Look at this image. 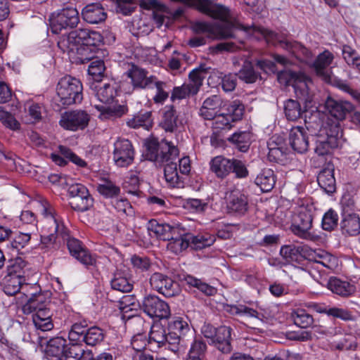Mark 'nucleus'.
<instances>
[{"mask_svg": "<svg viewBox=\"0 0 360 360\" xmlns=\"http://www.w3.org/2000/svg\"><path fill=\"white\" fill-rule=\"evenodd\" d=\"M145 157L157 165L164 166L165 180L170 187H184L183 178L179 174L176 160L179 150L172 142L165 140L159 141L157 138L150 137L145 142Z\"/></svg>", "mask_w": 360, "mask_h": 360, "instance_id": "1", "label": "nucleus"}, {"mask_svg": "<svg viewBox=\"0 0 360 360\" xmlns=\"http://www.w3.org/2000/svg\"><path fill=\"white\" fill-rule=\"evenodd\" d=\"M102 41L103 37L98 32L82 28L63 35L58 46L73 62L84 64L95 60L92 47L98 46Z\"/></svg>", "mask_w": 360, "mask_h": 360, "instance_id": "2", "label": "nucleus"}, {"mask_svg": "<svg viewBox=\"0 0 360 360\" xmlns=\"http://www.w3.org/2000/svg\"><path fill=\"white\" fill-rule=\"evenodd\" d=\"M82 89V84L78 79L71 76L63 77L58 83L55 102L60 107L79 103L83 99Z\"/></svg>", "mask_w": 360, "mask_h": 360, "instance_id": "3", "label": "nucleus"}, {"mask_svg": "<svg viewBox=\"0 0 360 360\" xmlns=\"http://www.w3.org/2000/svg\"><path fill=\"white\" fill-rule=\"evenodd\" d=\"M314 212L311 207L302 206L292 217L291 231L303 239H311Z\"/></svg>", "mask_w": 360, "mask_h": 360, "instance_id": "4", "label": "nucleus"}, {"mask_svg": "<svg viewBox=\"0 0 360 360\" xmlns=\"http://www.w3.org/2000/svg\"><path fill=\"white\" fill-rule=\"evenodd\" d=\"M68 193L70 197L69 204L72 210L84 212L93 207L94 199L85 186L81 184H72L68 189Z\"/></svg>", "mask_w": 360, "mask_h": 360, "instance_id": "5", "label": "nucleus"}, {"mask_svg": "<svg viewBox=\"0 0 360 360\" xmlns=\"http://www.w3.org/2000/svg\"><path fill=\"white\" fill-rule=\"evenodd\" d=\"M79 22L77 10L72 6H67L60 10L56 15L53 14L50 26L51 32L59 34L63 30L75 27Z\"/></svg>", "mask_w": 360, "mask_h": 360, "instance_id": "6", "label": "nucleus"}, {"mask_svg": "<svg viewBox=\"0 0 360 360\" xmlns=\"http://www.w3.org/2000/svg\"><path fill=\"white\" fill-rule=\"evenodd\" d=\"M282 76L287 78L288 84L293 86L297 98L305 103L311 101L308 87V82H311V80L306 75L300 72L288 71L279 73L278 78L281 79Z\"/></svg>", "mask_w": 360, "mask_h": 360, "instance_id": "7", "label": "nucleus"}, {"mask_svg": "<svg viewBox=\"0 0 360 360\" xmlns=\"http://www.w3.org/2000/svg\"><path fill=\"white\" fill-rule=\"evenodd\" d=\"M60 236L63 240L66 241V245L70 255L80 263L86 267L94 266L96 264V258L83 245L82 243L79 240L70 236V231L68 228L67 236Z\"/></svg>", "mask_w": 360, "mask_h": 360, "instance_id": "8", "label": "nucleus"}, {"mask_svg": "<svg viewBox=\"0 0 360 360\" xmlns=\"http://www.w3.org/2000/svg\"><path fill=\"white\" fill-rule=\"evenodd\" d=\"M141 308L150 318L164 319L170 316V308L168 304L156 295H149L144 297Z\"/></svg>", "mask_w": 360, "mask_h": 360, "instance_id": "9", "label": "nucleus"}, {"mask_svg": "<svg viewBox=\"0 0 360 360\" xmlns=\"http://www.w3.org/2000/svg\"><path fill=\"white\" fill-rule=\"evenodd\" d=\"M150 283L153 289L161 293L166 297L177 296L181 292L178 283L163 274L154 273L150 278Z\"/></svg>", "mask_w": 360, "mask_h": 360, "instance_id": "10", "label": "nucleus"}, {"mask_svg": "<svg viewBox=\"0 0 360 360\" xmlns=\"http://www.w3.org/2000/svg\"><path fill=\"white\" fill-rule=\"evenodd\" d=\"M134 154V148L129 140L118 139L114 143L112 158L117 167H126L132 164Z\"/></svg>", "mask_w": 360, "mask_h": 360, "instance_id": "11", "label": "nucleus"}, {"mask_svg": "<svg viewBox=\"0 0 360 360\" xmlns=\"http://www.w3.org/2000/svg\"><path fill=\"white\" fill-rule=\"evenodd\" d=\"M89 120L90 115L86 111L71 110L61 115L59 124L65 129L75 131L85 129Z\"/></svg>", "mask_w": 360, "mask_h": 360, "instance_id": "12", "label": "nucleus"}, {"mask_svg": "<svg viewBox=\"0 0 360 360\" xmlns=\"http://www.w3.org/2000/svg\"><path fill=\"white\" fill-rule=\"evenodd\" d=\"M49 301L45 295H39L36 301H30L22 306V311L25 314H33L32 318H52L53 313L48 307Z\"/></svg>", "mask_w": 360, "mask_h": 360, "instance_id": "13", "label": "nucleus"}, {"mask_svg": "<svg viewBox=\"0 0 360 360\" xmlns=\"http://www.w3.org/2000/svg\"><path fill=\"white\" fill-rule=\"evenodd\" d=\"M229 213L238 217L244 216L249 210V200L248 195L236 191L232 192L226 203Z\"/></svg>", "mask_w": 360, "mask_h": 360, "instance_id": "14", "label": "nucleus"}, {"mask_svg": "<svg viewBox=\"0 0 360 360\" xmlns=\"http://www.w3.org/2000/svg\"><path fill=\"white\" fill-rule=\"evenodd\" d=\"M41 214L46 218V223L60 235L67 236V227L62 218L56 214L54 207L46 200L41 202Z\"/></svg>", "mask_w": 360, "mask_h": 360, "instance_id": "15", "label": "nucleus"}, {"mask_svg": "<svg viewBox=\"0 0 360 360\" xmlns=\"http://www.w3.org/2000/svg\"><path fill=\"white\" fill-rule=\"evenodd\" d=\"M183 122L173 105H167L162 110L160 126L166 131L174 132Z\"/></svg>", "mask_w": 360, "mask_h": 360, "instance_id": "16", "label": "nucleus"}, {"mask_svg": "<svg viewBox=\"0 0 360 360\" xmlns=\"http://www.w3.org/2000/svg\"><path fill=\"white\" fill-rule=\"evenodd\" d=\"M334 59L333 54L328 50L319 53L315 60L313 59L310 68L314 69L316 74L325 80L330 79V70L329 66Z\"/></svg>", "mask_w": 360, "mask_h": 360, "instance_id": "17", "label": "nucleus"}, {"mask_svg": "<svg viewBox=\"0 0 360 360\" xmlns=\"http://www.w3.org/2000/svg\"><path fill=\"white\" fill-rule=\"evenodd\" d=\"M339 140L337 135L326 134L323 136L319 134L315 140L314 152L319 156H325L330 154L332 151L338 147Z\"/></svg>", "mask_w": 360, "mask_h": 360, "instance_id": "18", "label": "nucleus"}, {"mask_svg": "<svg viewBox=\"0 0 360 360\" xmlns=\"http://www.w3.org/2000/svg\"><path fill=\"white\" fill-rule=\"evenodd\" d=\"M289 143L298 153H304L309 148V138L302 127L292 128L289 134Z\"/></svg>", "mask_w": 360, "mask_h": 360, "instance_id": "19", "label": "nucleus"}, {"mask_svg": "<svg viewBox=\"0 0 360 360\" xmlns=\"http://www.w3.org/2000/svg\"><path fill=\"white\" fill-rule=\"evenodd\" d=\"M325 105L330 115L340 120H344L354 108L350 102L337 101L330 97L326 101Z\"/></svg>", "mask_w": 360, "mask_h": 360, "instance_id": "20", "label": "nucleus"}, {"mask_svg": "<svg viewBox=\"0 0 360 360\" xmlns=\"http://www.w3.org/2000/svg\"><path fill=\"white\" fill-rule=\"evenodd\" d=\"M148 231L153 232L155 236L162 240H168L172 238L173 235L179 234V229L177 226H172L168 224H160L155 219H151L148 223Z\"/></svg>", "mask_w": 360, "mask_h": 360, "instance_id": "21", "label": "nucleus"}, {"mask_svg": "<svg viewBox=\"0 0 360 360\" xmlns=\"http://www.w3.org/2000/svg\"><path fill=\"white\" fill-rule=\"evenodd\" d=\"M148 72L136 66H133L127 72V76L131 80V84L134 89H148L151 87V84L155 76H147Z\"/></svg>", "mask_w": 360, "mask_h": 360, "instance_id": "22", "label": "nucleus"}, {"mask_svg": "<svg viewBox=\"0 0 360 360\" xmlns=\"http://www.w3.org/2000/svg\"><path fill=\"white\" fill-rule=\"evenodd\" d=\"M91 350L85 349L82 344L70 342L60 360H91Z\"/></svg>", "mask_w": 360, "mask_h": 360, "instance_id": "23", "label": "nucleus"}, {"mask_svg": "<svg viewBox=\"0 0 360 360\" xmlns=\"http://www.w3.org/2000/svg\"><path fill=\"white\" fill-rule=\"evenodd\" d=\"M340 227L344 234L356 236L360 233V218L354 212H349L343 209Z\"/></svg>", "mask_w": 360, "mask_h": 360, "instance_id": "24", "label": "nucleus"}, {"mask_svg": "<svg viewBox=\"0 0 360 360\" xmlns=\"http://www.w3.org/2000/svg\"><path fill=\"white\" fill-rule=\"evenodd\" d=\"M231 331V327L221 326L218 328V331L212 341L214 347L222 353L227 354L232 350Z\"/></svg>", "mask_w": 360, "mask_h": 360, "instance_id": "25", "label": "nucleus"}, {"mask_svg": "<svg viewBox=\"0 0 360 360\" xmlns=\"http://www.w3.org/2000/svg\"><path fill=\"white\" fill-rule=\"evenodd\" d=\"M34 236H37V233L34 231H12L10 242L7 243L6 248L8 250L18 252L20 250L30 245L31 240Z\"/></svg>", "mask_w": 360, "mask_h": 360, "instance_id": "26", "label": "nucleus"}, {"mask_svg": "<svg viewBox=\"0 0 360 360\" xmlns=\"http://www.w3.org/2000/svg\"><path fill=\"white\" fill-rule=\"evenodd\" d=\"M222 105L220 96L213 95L207 98L200 108L199 115L205 120H211L219 111Z\"/></svg>", "mask_w": 360, "mask_h": 360, "instance_id": "27", "label": "nucleus"}, {"mask_svg": "<svg viewBox=\"0 0 360 360\" xmlns=\"http://www.w3.org/2000/svg\"><path fill=\"white\" fill-rule=\"evenodd\" d=\"M319 186L327 193H333L335 191L336 184L334 177V167L328 164L326 167L322 169L317 176Z\"/></svg>", "mask_w": 360, "mask_h": 360, "instance_id": "28", "label": "nucleus"}, {"mask_svg": "<svg viewBox=\"0 0 360 360\" xmlns=\"http://www.w3.org/2000/svg\"><path fill=\"white\" fill-rule=\"evenodd\" d=\"M168 330L179 336L192 341L193 338V330L188 324L187 318L176 317L168 324Z\"/></svg>", "mask_w": 360, "mask_h": 360, "instance_id": "29", "label": "nucleus"}, {"mask_svg": "<svg viewBox=\"0 0 360 360\" xmlns=\"http://www.w3.org/2000/svg\"><path fill=\"white\" fill-rule=\"evenodd\" d=\"M229 307V311L233 315L255 318L262 322H265L269 316L266 311L261 308L258 311L245 304L230 305Z\"/></svg>", "mask_w": 360, "mask_h": 360, "instance_id": "30", "label": "nucleus"}, {"mask_svg": "<svg viewBox=\"0 0 360 360\" xmlns=\"http://www.w3.org/2000/svg\"><path fill=\"white\" fill-rule=\"evenodd\" d=\"M82 16L85 21L90 24H98L104 21L106 13L100 4H91L86 6L82 10Z\"/></svg>", "mask_w": 360, "mask_h": 360, "instance_id": "31", "label": "nucleus"}, {"mask_svg": "<svg viewBox=\"0 0 360 360\" xmlns=\"http://www.w3.org/2000/svg\"><path fill=\"white\" fill-rule=\"evenodd\" d=\"M284 49L293 54L300 61L310 66L313 60L312 52L297 41L286 42Z\"/></svg>", "mask_w": 360, "mask_h": 360, "instance_id": "32", "label": "nucleus"}, {"mask_svg": "<svg viewBox=\"0 0 360 360\" xmlns=\"http://www.w3.org/2000/svg\"><path fill=\"white\" fill-rule=\"evenodd\" d=\"M179 278L181 281H184L189 287L196 288L207 296L214 295L217 292L216 288L191 275L184 274L180 275Z\"/></svg>", "mask_w": 360, "mask_h": 360, "instance_id": "33", "label": "nucleus"}, {"mask_svg": "<svg viewBox=\"0 0 360 360\" xmlns=\"http://www.w3.org/2000/svg\"><path fill=\"white\" fill-rule=\"evenodd\" d=\"M231 159L223 156H216L210 162L212 172L219 179L226 178L231 172Z\"/></svg>", "mask_w": 360, "mask_h": 360, "instance_id": "34", "label": "nucleus"}, {"mask_svg": "<svg viewBox=\"0 0 360 360\" xmlns=\"http://www.w3.org/2000/svg\"><path fill=\"white\" fill-rule=\"evenodd\" d=\"M327 288L333 293L341 297H348L355 292L356 288L347 281L336 277H331L328 281Z\"/></svg>", "mask_w": 360, "mask_h": 360, "instance_id": "35", "label": "nucleus"}, {"mask_svg": "<svg viewBox=\"0 0 360 360\" xmlns=\"http://www.w3.org/2000/svg\"><path fill=\"white\" fill-rule=\"evenodd\" d=\"M166 338L167 341L164 347L175 354L184 353L191 342L188 339L182 337L181 338L169 330L166 333Z\"/></svg>", "mask_w": 360, "mask_h": 360, "instance_id": "36", "label": "nucleus"}, {"mask_svg": "<svg viewBox=\"0 0 360 360\" xmlns=\"http://www.w3.org/2000/svg\"><path fill=\"white\" fill-rule=\"evenodd\" d=\"M25 281L24 276L5 275L1 281L3 290L7 295H15L20 292Z\"/></svg>", "mask_w": 360, "mask_h": 360, "instance_id": "37", "label": "nucleus"}, {"mask_svg": "<svg viewBox=\"0 0 360 360\" xmlns=\"http://www.w3.org/2000/svg\"><path fill=\"white\" fill-rule=\"evenodd\" d=\"M95 96L103 103H110L117 96L115 83H105L94 86Z\"/></svg>", "mask_w": 360, "mask_h": 360, "instance_id": "38", "label": "nucleus"}, {"mask_svg": "<svg viewBox=\"0 0 360 360\" xmlns=\"http://www.w3.org/2000/svg\"><path fill=\"white\" fill-rule=\"evenodd\" d=\"M127 125L133 129L143 127L149 129L153 125L152 112L147 110H141L127 119Z\"/></svg>", "mask_w": 360, "mask_h": 360, "instance_id": "39", "label": "nucleus"}, {"mask_svg": "<svg viewBox=\"0 0 360 360\" xmlns=\"http://www.w3.org/2000/svg\"><path fill=\"white\" fill-rule=\"evenodd\" d=\"M255 182L263 192L271 191L276 184L274 172L269 168L262 169L255 178Z\"/></svg>", "mask_w": 360, "mask_h": 360, "instance_id": "40", "label": "nucleus"}, {"mask_svg": "<svg viewBox=\"0 0 360 360\" xmlns=\"http://www.w3.org/2000/svg\"><path fill=\"white\" fill-rule=\"evenodd\" d=\"M67 345V341L62 337H55L50 339L47 343L45 349V352L47 356L57 358L58 360L61 359L64 350Z\"/></svg>", "mask_w": 360, "mask_h": 360, "instance_id": "41", "label": "nucleus"}, {"mask_svg": "<svg viewBox=\"0 0 360 360\" xmlns=\"http://www.w3.org/2000/svg\"><path fill=\"white\" fill-rule=\"evenodd\" d=\"M251 139L252 134L247 131L235 132L228 138V141L243 153L248 150L251 144Z\"/></svg>", "mask_w": 360, "mask_h": 360, "instance_id": "42", "label": "nucleus"}, {"mask_svg": "<svg viewBox=\"0 0 360 360\" xmlns=\"http://www.w3.org/2000/svg\"><path fill=\"white\" fill-rule=\"evenodd\" d=\"M291 318L294 323L301 328H307L313 326L314 319L306 309L297 308L292 310Z\"/></svg>", "mask_w": 360, "mask_h": 360, "instance_id": "43", "label": "nucleus"}, {"mask_svg": "<svg viewBox=\"0 0 360 360\" xmlns=\"http://www.w3.org/2000/svg\"><path fill=\"white\" fill-rule=\"evenodd\" d=\"M101 112L100 117L102 120H114L122 117L128 112V108L125 105H115L112 106L97 107Z\"/></svg>", "mask_w": 360, "mask_h": 360, "instance_id": "44", "label": "nucleus"}, {"mask_svg": "<svg viewBox=\"0 0 360 360\" xmlns=\"http://www.w3.org/2000/svg\"><path fill=\"white\" fill-rule=\"evenodd\" d=\"M110 285L112 290L122 292H129L133 289V283L123 272L119 270L115 272L113 278L110 281Z\"/></svg>", "mask_w": 360, "mask_h": 360, "instance_id": "45", "label": "nucleus"}, {"mask_svg": "<svg viewBox=\"0 0 360 360\" xmlns=\"http://www.w3.org/2000/svg\"><path fill=\"white\" fill-rule=\"evenodd\" d=\"M207 72L205 65L201 64L199 67L193 69L188 75L189 82L186 83L191 89H194L196 94L198 93L202 85L203 79Z\"/></svg>", "mask_w": 360, "mask_h": 360, "instance_id": "46", "label": "nucleus"}, {"mask_svg": "<svg viewBox=\"0 0 360 360\" xmlns=\"http://www.w3.org/2000/svg\"><path fill=\"white\" fill-rule=\"evenodd\" d=\"M273 137L268 143L269 153L268 158L270 161L283 163L287 160L288 149L278 144Z\"/></svg>", "mask_w": 360, "mask_h": 360, "instance_id": "47", "label": "nucleus"}, {"mask_svg": "<svg viewBox=\"0 0 360 360\" xmlns=\"http://www.w3.org/2000/svg\"><path fill=\"white\" fill-rule=\"evenodd\" d=\"M226 111L224 114L229 117L233 122L242 120L245 112V106L239 100H235L226 103L223 106Z\"/></svg>", "mask_w": 360, "mask_h": 360, "instance_id": "48", "label": "nucleus"}, {"mask_svg": "<svg viewBox=\"0 0 360 360\" xmlns=\"http://www.w3.org/2000/svg\"><path fill=\"white\" fill-rule=\"evenodd\" d=\"M173 235L172 238L168 240L167 249L178 254L186 250L190 245L189 233Z\"/></svg>", "mask_w": 360, "mask_h": 360, "instance_id": "49", "label": "nucleus"}, {"mask_svg": "<svg viewBox=\"0 0 360 360\" xmlns=\"http://www.w3.org/2000/svg\"><path fill=\"white\" fill-rule=\"evenodd\" d=\"M167 330L161 325H155L151 328L148 336V345H155L158 348L165 346Z\"/></svg>", "mask_w": 360, "mask_h": 360, "instance_id": "50", "label": "nucleus"}, {"mask_svg": "<svg viewBox=\"0 0 360 360\" xmlns=\"http://www.w3.org/2000/svg\"><path fill=\"white\" fill-rule=\"evenodd\" d=\"M189 345L191 348L187 360H202L207 350L206 343L200 338L195 339L193 335V340Z\"/></svg>", "mask_w": 360, "mask_h": 360, "instance_id": "51", "label": "nucleus"}, {"mask_svg": "<svg viewBox=\"0 0 360 360\" xmlns=\"http://www.w3.org/2000/svg\"><path fill=\"white\" fill-rule=\"evenodd\" d=\"M104 330L98 326L88 328L83 342L89 346H96L100 345L105 339Z\"/></svg>", "mask_w": 360, "mask_h": 360, "instance_id": "52", "label": "nucleus"}, {"mask_svg": "<svg viewBox=\"0 0 360 360\" xmlns=\"http://www.w3.org/2000/svg\"><path fill=\"white\" fill-rule=\"evenodd\" d=\"M155 88L156 93L153 97V101L155 104L162 105L169 98V92L167 91V83L158 80L155 77L151 84L150 89Z\"/></svg>", "mask_w": 360, "mask_h": 360, "instance_id": "53", "label": "nucleus"}, {"mask_svg": "<svg viewBox=\"0 0 360 360\" xmlns=\"http://www.w3.org/2000/svg\"><path fill=\"white\" fill-rule=\"evenodd\" d=\"M188 238L191 240L190 244H192L193 248L197 250L212 245L216 240L215 236L209 233H200L197 236L189 233Z\"/></svg>", "mask_w": 360, "mask_h": 360, "instance_id": "54", "label": "nucleus"}, {"mask_svg": "<svg viewBox=\"0 0 360 360\" xmlns=\"http://www.w3.org/2000/svg\"><path fill=\"white\" fill-rule=\"evenodd\" d=\"M88 326L86 321L77 322L72 324L68 333V338L70 342L83 343V339L86 335Z\"/></svg>", "mask_w": 360, "mask_h": 360, "instance_id": "55", "label": "nucleus"}, {"mask_svg": "<svg viewBox=\"0 0 360 360\" xmlns=\"http://www.w3.org/2000/svg\"><path fill=\"white\" fill-rule=\"evenodd\" d=\"M237 75L240 79L248 84L255 82L259 77V74L255 70L252 63L250 61L244 62Z\"/></svg>", "mask_w": 360, "mask_h": 360, "instance_id": "56", "label": "nucleus"}, {"mask_svg": "<svg viewBox=\"0 0 360 360\" xmlns=\"http://www.w3.org/2000/svg\"><path fill=\"white\" fill-rule=\"evenodd\" d=\"M284 112L287 119L292 121L300 118L304 112L300 103L292 99H289L285 102Z\"/></svg>", "mask_w": 360, "mask_h": 360, "instance_id": "57", "label": "nucleus"}, {"mask_svg": "<svg viewBox=\"0 0 360 360\" xmlns=\"http://www.w3.org/2000/svg\"><path fill=\"white\" fill-rule=\"evenodd\" d=\"M212 120V128L213 134L217 135L221 130H229L233 127V123L224 113L217 115Z\"/></svg>", "mask_w": 360, "mask_h": 360, "instance_id": "58", "label": "nucleus"}, {"mask_svg": "<svg viewBox=\"0 0 360 360\" xmlns=\"http://www.w3.org/2000/svg\"><path fill=\"white\" fill-rule=\"evenodd\" d=\"M196 94L194 89H191L186 83H184L181 86H174L173 88L170 99L172 102H174L176 100L185 99Z\"/></svg>", "mask_w": 360, "mask_h": 360, "instance_id": "59", "label": "nucleus"}, {"mask_svg": "<svg viewBox=\"0 0 360 360\" xmlns=\"http://www.w3.org/2000/svg\"><path fill=\"white\" fill-rule=\"evenodd\" d=\"M139 185L140 180L139 176L131 172L125 178L123 183V188L127 193L134 195H139L141 193Z\"/></svg>", "mask_w": 360, "mask_h": 360, "instance_id": "60", "label": "nucleus"}, {"mask_svg": "<svg viewBox=\"0 0 360 360\" xmlns=\"http://www.w3.org/2000/svg\"><path fill=\"white\" fill-rule=\"evenodd\" d=\"M40 291L39 285L36 284L30 285L23 282L19 293L26 297L25 303H29L31 300L36 301L39 295H44Z\"/></svg>", "mask_w": 360, "mask_h": 360, "instance_id": "61", "label": "nucleus"}, {"mask_svg": "<svg viewBox=\"0 0 360 360\" xmlns=\"http://www.w3.org/2000/svg\"><path fill=\"white\" fill-rule=\"evenodd\" d=\"M105 70V66L103 60L96 58L92 60L89 65L88 72L92 76L93 79L96 82H100L101 77L103 76Z\"/></svg>", "mask_w": 360, "mask_h": 360, "instance_id": "62", "label": "nucleus"}, {"mask_svg": "<svg viewBox=\"0 0 360 360\" xmlns=\"http://www.w3.org/2000/svg\"><path fill=\"white\" fill-rule=\"evenodd\" d=\"M26 266V262L21 257L9 259L6 266V274L11 276H22L23 269Z\"/></svg>", "mask_w": 360, "mask_h": 360, "instance_id": "63", "label": "nucleus"}, {"mask_svg": "<svg viewBox=\"0 0 360 360\" xmlns=\"http://www.w3.org/2000/svg\"><path fill=\"white\" fill-rule=\"evenodd\" d=\"M328 316L334 319H339L344 321H354L356 319L353 313L346 308H340L337 307H330Z\"/></svg>", "mask_w": 360, "mask_h": 360, "instance_id": "64", "label": "nucleus"}]
</instances>
